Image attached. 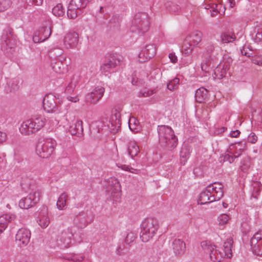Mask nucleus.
I'll use <instances>...</instances> for the list:
<instances>
[{"mask_svg":"<svg viewBox=\"0 0 262 262\" xmlns=\"http://www.w3.org/2000/svg\"><path fill=\"white\" fill-rule=\"evenodd\" d=\"M233 239L230 236L224 242V253L216 249V246L209 241H203L201 246L204 253L209 255V258L213 262H221L224 258H231L232 257Z\"/></svg>","mask_w":262,"mask_h":262,"instance_id":"nucleus-1","label":"nucleus"},{"mask_svg":"<svg viewBox=\"0 0 262 262\" xmlns=\"http://www.w3.org/2000/svg\"><path fill=\"white\" fill-rule=\"evenodd\" d=\"M158 132L160 143L168 150H172L178 145V138L171 127L166 125H159Z\"/></svg>","mask_w":262,"mask_h":262,"instance_id":"nucleus-2","label":"nucleus"},{"mask_svg":"<svg viewBox=\"0 0 262 262\" xmlns=\"http://www.w3.org/2000/svg\"><path fill=\"white\" fill-rule=\"evenodd\" d=\"M46 122L44 116L37 115L31 119L24 121L19 127V131L25 135L35 133L45 126Z\"/></svg>","mask_w":262,"mask_h":262,"instance_id":"nucleus-3","label":"nucleus"},{"mask_svg":"<svg viewBox=\"0 0 262 262\" xmlns=\"http://www.w3.org/2000/svg\"><path fill=\"white\" fill-rule=\"evenodd\" d=\"M149 27L147 14L146 13H138L135 15L130 29L132 32L142 35L148 30Z\"/></svg>","mask_w":262,"mask_h":262,"instance_id":"nucleus-4","label":"nucleus"},{"mask_svg":"<svg viewBox=\"0 0 262 262\" xmlns=\"http://www.w3.org/2000/svg\"><path fill=\"white\" fill-rule=\"evenodd\" d=\"M56 145V141L54 139H46L43 142H39L36 145V153L41 158H47L53 154Z\"/></svg>","mask_w":262,"mask_h":262,"instance_id":"nucleus-5","label":"nucleus"},{"mask_svg":"<svg viewBox=\"0 0 262 262\" xmlns=\"http://www.w3.org/2000/svg\"><path fill=\"white\" fill-rule=\"evenodd\" d=\"M41 192L40 190H35L33 193L21 199L19 202V206L22 209H28L37 204L41 197Z\"/></svg>","mask_w":262,"mask_h":262,"instance_id":"nucleus-6","label":"nucleus"},{"mask_svg":"<svg viewBox=\"0 0 262 262\" xmlns=\"http://www.w3.org/2000/svg\"><path fill=\"white\" fill-rule=\"evenodd\" d=\"M15 39L11 31L3 34L1 39V48L6 54L12 53L15 46Z\"/></svg>","mask_w":262,"mask_h":262,"instance_id":"nucleus-7","label":"nucleus"},{"mask_svg":"<svg viewBox=\"0 0 262 262\" xmlns=\"http://www.w3.org/2000/svg\"><path fill=\"white\" fill-rule=\"evenodd\" d=\"M251 248L252 252L258 256H262V230L256 232L251 239Z\"/></svg>","mask_w":262,"mask_h":262,"instance_id":"nucleus-8","label":"nucleus"},{"mask_svg":"<svg viewBox=\"0 0 262 262\" xmlns=\"http://www.w3.org/2000/svg\"><path fill=\"white\" fill-rule=\"evenodd\" d=\"M120 61L115 55H110L107 57L100 68V70L104 73L112 72L114 68L120 64Z\"/></svg>","mask_w":262,"mask_h":262,"instance_id":"nucleus-9","label":"nucleus"},{"mask_svg":"<svg viewBox=\"0 0 262 262\" xmlns=\"http://www.w3.org/2000/svg\"><path fill=\"white\" fill-rule=\"evenodd\" d=\"M31 232L26 228L19 229L15 236V240L20 247L27 246L30 242Z\"/></svg>","mask_w":262,"mask_h":262,"instance_id":"nucleus-10","label":"nucleus"},{"mask_svg":"<svg viewBox=\"0 0 262 262\" xmlns=\"http://www.w3.org/2000/svg\"><path fill=\"white\" fill-rule=\"evenodd\" d=\"M107 190L112 196L115 195L118 199L120 196L121 187L118 180L115 177H111L106 181Z\"/></svg>","mask_w":262,"mask_h":262,"instance_id":"nucleus-11","label":"nucleus"},{"mask_svg":"<svg viewBox=\"0 0 262 262\" xmlns=\"http://www.w3.org/2000/svg\"><path fill=\"white\" fill-rule=\"evenodd\" d=\"M56 97L52 94L46 95L43 99V105L44 110L48 113L55 112L58 111V106L55 101Z\"/></svg>","mask_w":262,"mask_h":262,"instance_id":"nucleus-12","label":"nucleus"},{"mask_svg":"<svg viewBox=\"0 0 262 262\" xmlns=\"http://www.w3.org/2000/svg\"><path fill=\"white\" fill-rule=\"evenodd\" d=\"M207 187H210V189L212 188L210 191L211 194V196H210L211 197L210 201L211 202L218 201L223 196V186L222 184L214 182Z\"/></svg>","mask_w":262,"mask_h":262,"instance_id":"nucleus-13","label":"nucleus"},{"mask_svg":"<svg viewBox=\"0 0 262 262\" xmlns=\"http://www.w3.org/2000/svg\"><path fill=\"white\" fill-rule=\"evenodd\" d=\"M156 53V48L154 45H148L139 54V60L143 62L153 57Z\"/></svg>","mask_w":262,"mask_h":262,"instance_id":"nucleus-14","label":"nucleus"},{"mask_svg":"<svg viewBox=\"0 0 262 262\" xmlns=\"http://www.w3.org/2000/svg\"><path fill=\"white\" fill-rule=\"evenodd\" d=\"M104 92V89L102 86H98L96 87L92 92L86 95V101L91 104L97 103L103 97Z\"/></svg>","mask_w":262,"mask_h":262,"instance_id":"nucleus-15","label":"nucleus"},{"mask_svg":"<svg viewBox=\"0 0 262 262\" xmlns=\"http://www.w3.org/2000/svg\"><path fill=\"white\" fill-rule=\"evenodd\" d=\"M63 45L67 49H74L76 47L78 41V34L76 32L67 33L63 38Z\"/></svg>","mask_w":262,"mask_h":262,"instance_id":"nucleus-16","label":"nucleus"},{"mask_svg":"<svg viewBox=\"0 0 262 262\" xmlns=\"http://www.w3.org/2000/svg\"><path fill=\"white\" fill-rule=\"evenodd\" d=\"M229 68V62L226 63L224 61L223 63L219 64L213 71V78L217 79L223 78L225 76Z\"/></svg>","mask_w":262,"mask_h":262,"instance_id":"nucleus-17","label":"nucleus"},{"mask_svg":"<svg viewBox=\"0 0 262 262\" xmlns=\"http://www.w3.org/2000/svg\"><path fill=\"white\" fill-rule=\"evenodd\" d=\"M172 249L175 255L182 256L186 250L185 242L179 238L174 239L172 242Z\"/></svg>","mask_w":262,"mask_h":262,"instance_id":"nucleus-18","label":"nucleus"},{"mask_svg":"<svg viewBox=\"0 0 262 262\" xmlns=\"http://www.w3.org/2000/svg\"><path fill=\"white\" fill-rule=\"evenodd\" d=\"M141 226L147 228L150 232L157 233L159 228V221L155 218H147L142 222Z\"/></svg>","mask_w":262,"mask_h":262,"instance_id":"nucleus-19","label":"nucleus"},{"mask_svg":"<svg viewBox=\"0 0 262 262\" xmlns=\"http://www.w3.org/2000/svg\"><path fill=\"white\" fill-rule=\"evenodd\" d=\"M37 222L39 225L42 228H46L49 226L50 221L48 215V210L47 208L43 207L39 212L38 216Z\"/></svg>","mask_w":262,"mask_h":262,"instance_id":"nucleus-20","label":"nucleus"},{"mask_svg":"<svg viewBox=\"0 0 262 262\" xmlns=\"http://www.w3.org/2000/svg\"><path fill=\"white\" fill-rule=\"evenodd\" d=\"M75 233V231L73 232L72 228H68L67 231L62 232L60 238V246L64 248L68 247L71 243L72 237Z\"/></svg>","mask_w":262,"mask_h":262,"instance_id":"nucleus-21","label":"nucleus"},{"mask_svg":"<svg viewBox=\"0 0 262 262\" xmlns=\"http://www.w3.org/2000/svg\"><path fill=\"white\" fill-rule=\"evenodd\" d=\"M82 123V121L80 120H76L70 126L69 132L73 135L80 136L83 132Z\"/></svg>","mask_w":262,"mask_h":262,"instance_id":"nucleus-22","label":"nucleus"},{"mask_svg":"<svg viewBox=\"0 0 262 262\" xmlns=\"http://www.w3.org/2000/svg\"><path fill=\"white\" fill-rule=\"evenodd\" d=\"M22 189L26 192H33L35 190H39L37 188L34 181L29 178H24L21 183Z\"/></svg>","mask_w":262,"mask_h":262,"instance_id":"nucleus-23","label":"nucleus"},{"mask_svg":"<svg viewBox=\"0 0 262 262\" xmlns=\"http://www.w3.org/2000/svg\"><path fill=\"white\" fill-rule=\"evenodd\" d=\"M16 216L13 214H5L0 216V233L7 228L9 223L15 219Z\"/></svg>","mask_w":262,"mask_h":262,"instance_id":"nucleus-24","label":"nucleus"},{"mask_svg":"<svg viewBox=\"0 0 262 262\" xmlns=\"http://www.w3.org/2000/svg\"><path fill=\"white\" fill-rule=\"evenodd\" d=\"M73 223L78 228H85L88 225L87 215L82 212L76 215L73 220Z\"/></svg>","mask_w":262,"mask_h":262,"instance_id":"nucleus-25","label":"nucleus"},{"mask_svg":"<svg viewBox=\"0 0 262 262\" xmlns=\"http://www.w3.org/2000/svg\"><path fill=\"white\" fill-rule=\"evenodd\" d=\"M212 188L211 189L212 190ZM210 188L206 187L204 190H203L200 194V198L198 200V204L201 205L206 204L212 202L210 201L211 196L210 193Z\"/></svg>","mask_w":262,"mask_h":262,"instance_id":"nucleus-26","label":"nucleus"},{"mask_svg":"<svg viewBox=\"0 0 262 262\" xmlns=\"http://www.w3.org/2000/svg\"><path fill=\"white\" fill-rule=\"evenodd\" d=\"M51 25L49 22L46 23L38 32L39 35L41 36L42 40L47 39L51 35Z\"/></svg>","mask_w":262,"mask_h":262,"instance_id":"nucleus-27","label":"nucleus"},{"mask_svg":"<svg viewBox=\"0 0 262 262\" xmlns=\"http://www.w3.org/2000/svg\"><path fill=\"white\" fill-rule=\"evenodd\" d=\"M141 232L140 237L141 241L143 242H147L156 235V233L152 232H150V230H148L147 228H145L143 226H141Z\"/></svg>","mask_w":262,"mask_h":262,"instance_id":"nucleus-28","label":"nucleus"},{"mask_svg":"<svg viewBox=\"0 0 262 262\" xmlns=\"http://www.w3.org/2000/svg\"><path fill=\"white\" fill-rule=\"evenodd\" d=\"M186 38L196 46L202 40V33L199 31H195L187 36Z\"/></svg>","mask_w":262,"mask_h":262,"instance_id":"nucleus-29","label":"nucleus"},{"mask_svg":"<svg viewBox=\"0 0 262 262\" xmlns=\"http://www.w3.org/2000/svg\"><path fill=\"white\" fill-rule=\"evenodd\" d=\"M113 126L115 127H120L121 124V114L117 110H115L113 111L112 115L110 120Z\"/></svg>","mask_w":262,"mask_h":262,"instance_id":"nucleus-30","label":"nucleus"},{"mask_svg":"<svg viewBox=\"0 0 262 262\" xmlns=\"http://www.w3.org/2000/svg\"><path fill=\"white\" fill-rule=\"evenodd\" d=\"M195 47L193 43H192L189 40L185 38L182 45V52L186 55H189L191 53Z\"/></svg>","mask_w":262,"mask_h":262,"instance_id":"nucleus-31","label":"nucleus"},{"mask_svg":"<svg viewBox=\"0 0 262 262\" xmlns=\"http://www.w3.org/2000/svg\"><path fill=\"white\" fill-rule=\"evenodd\" d=\"M127 151L131 158H133L139 153L140 149L135 141H130L128 144Z\"/></svg>","mask_w":262,"mask_h":262,"instance_id":"nucleus-32","label":"nucleus"},{"mask_svg":"<svg viewBox=\"0 0 262 262\" xmlns=\"http://www.w3.org/2000/svg\"><path fill=\"white\" fill-rule=\"evenodd\" d=\"M79 82L78 76H73L71 82L66 88V91L68 94H72L74 91L77 90V87Z\"/></svg>","mask_w":262,"mask_h":262,"instance_id":"nucleus-33","label":"nucleus"},{"mask_svg":"<svg viewBox=\"0 0 262 262\" xmlns=\"http://www.w3.org/2000/svg\"><path fill=\"white\" fill-rule=\"evenodd\" d=\"M207 94V90L204 88H200L196 90L195 97L196 100L201 103L205 99Z\"/></svg>","mask_w":262,"mask_h":262,"instance_id":"nucleus-34","label":"nucleus"},{"mask_svg":"<svg viewBox=\"0 0 262 262\" xmlns=\"http://www.w3.org/2000/svg\"><path fill=\"white\" fill-rule=\"evenodd\" d=\"M69 195L66 192H63L60 194L57 200L56 206L58 209L63 210L66 206L67 201Z\"/></svg>","mask_w":262,"mask_h":262,"instance_id":"nucleus-35","label":"nucleus"},{"mask_svg":"<svg viewBox=\"0 0 262 262\" xmlns=\"http://www.w3.org/2000/svg\"><path fill=\"white\" fill-rule=\"evenodd\" d=\"M18 89V81L17 80H13L7 83V85L5 87V91L7 93H13L17 91Z\"/></svg>","mask_w":262,"mask_h":262,"instance_id":"nucleus-36","label":"nucleus"},{"mask_svg":"<svg viewBox=\"0 0 262 262\" xmlns=\"http://www.w3.org/2000/svg\"><path fill=\"white\" fill-rule=\"evenodd\" d=\"M128 126L130 129L135 132H138L140 129L139 121L134 117H131L128 120Z\"/></svg>","mask_w":262,"mask_h":262,"instance_id":"nucleus-37","label":"nucleus"},{"mask_svg":"<svg viewBox=\"0 0 262 262\" xmlns=\"http://www.w3.org/2000/svg\"><path fill=\"white\" fill-rule=\"evenodd\" d=\"M235 38L236 36L234 33H224L221 35V39L223 43L232 42Z\"/></svg>","mask_w":262,"mask_h":262,"instance_id":"nucleus-38","label":"nucleus"},{"mask_svg":"<svg viewBox=\"0 0 262 262\" xmlns=\"http://www.w3.org/2000/svg\"><path fill=\"white\" fill-rule=\"evenodd\" d=\"M190 154V147L186 145H184L181 148L180 151V158L182 161V159H184L183 161L185 163L187 159L189 157Z\"/></svg>","mask_w":262,"mask_h":262,"instance_id":"nucleus-39","label":"nucleus"},{"mask_svg":"<svg viewBox=\"0 0 262 262\" xmlns=\"http://www.w3.org/2000/svg\"><path fill=\"white\" fill-rule=\"evenodd\" d=\"M252 187L253 191L252 192V195L254 198L257 199V196L259 194L261 188V184L260 182H253Z\"/></svg>","mask_w":262,"mask_h":262,"instance_id":"nucleus-40","label":"nucleus"},{"mask_svg":"<svg viewBox=\"0 0 262 262\" xmlns=\"http://www.w3.org/2000/svg\"><path fill=\"white\" fill-rule=\"evenodd\" d=\"M69 6L70 8H74L77 10L83 9L86 7L85 3L82 0H71Z\"/></svg>","mask_w":262,"mask_h":262,"instance_id":"nucleus-41","label":"nucleus"},{"mask_svg":"<svg viewBox=\"0 0 262 262\" xmlns=\"http://www.w3.org/2000/svg\"><path fill=\"white\" fill-rule=\"evenodd\" d=\"M116 166L118 168H121L123 170L129 171L130 172L134 173L135 174H138L140 172V170L139 169H135L128 165L122 164L119 163H116Z\"/></svg>","mask_w":262,"mask_h":262,"instance_id":"nucleus-42","label":"nucleus"},{"mask_svg":"<svg viewBox=\"0 0 262 262\" xmlns=\"http://www.w3.org/2000/svg\"><path fill=\"white\" fill-rule=\"evenodd\" d=\"M246 147V143L244 142H241L237 143V146H235L236 152L234 154V157L235 158H238L242 154V152L245 150Z\"/></svg>","mask_w":262,"mask_h":262,"instance_id":"nucleus-43","label":"nucleus"},{"mask_svg":"<svg viewBox=\"0 0 262 262\" xmlns=\"http://www.w3.org/2000/svg\"><path fill=\"white\" fill-rule=\"evenodd\" d=\"M52 69L57 73H62L64 70V65L59 60L55 61L54 63H52Z\"/></svg>","mask_w":262,"mask_h":262,"instance_id":"nucleus-44","label":"nucleus"},{"mask_svg":"<svg viewBox=\"0 0 262 262\" xmlns=\"http://www.w3.org/2000/svg\"><path fill=\"white\" fill-rule=\"evenodd\" d=\"M217 50H215V47L213 45H208L206 48L205 54L207 56H208L209 59L212 57H215L217 53H215Z\"/></svg>","mask_w":262,"mask_h":262,"instance_id":"nucleus-45","label":"nucleus"},{"mask_svg":"<svg viewBox=\"0 0 262 262\" xmlns=\"http://www.w3.org/2000/svg\"><path fill=\"white\" fill-rule=\"evenodd\" d=\"M165 7L170 12L175 13L179 11L180 7L171 2H168L165 3Z\"/></svg>","mask_w":262,"mask_h":262,"instance_id":"nucleus-46","label":"nucleus"},{"mask_svg":"<svg viewBox=\"0 0 262 262\" xmlns=\"http://www.w3.org/2000/svg\"><path fill=\"white\" fill-rule=\"evenodd\" d=\"M52 13L56 16H62L64 13L62 5L61 4H58L52 9Z\"/></svg>","mask_w":262,"mask_h":262,"instance_id":"nucleus-47","label":"nucleus"},{"mask_svg":"<svg viewBox=\"0 0 262 262\" xmlns=\"http://www.w3.org/2000/svg\"><path fill=\"white\" fill-rule=\"evenodd\" d=\"M180 80L178 78H175L170 80L167 84V87L170 91H173L178 89L179 84Z\"/></svg>","mask_w":262,"mask_h":262,"instance_id":"nucleus-48","label":"nucleus"},{"mask_svg":"<svg viewBox=\"0 0 262 262\" xmlns=\"http://www.w3.org/2000/svg\"><path fill=\"white\" fill-rule=\"evenodd\" d=\"M77 9H74V8H70V6H68L67 11V16L70 19H74L77 16Z\"/></svg>","mask_w":262,"mask_h":262,"instance_id":"nucleus-49","label":"nucleus"},{"mask_svg":"<svg viewBox=\"0 0 262 262\" xmlns=\"http://www.w3.org/2000/svg\"><path fill=\"white\" fill-rule=\"evenodd\" d=\"M229 216L226 214H223L218 217V222L220 226H223L227 223L229 220Z\"/></svg>","mask_w":262,"mask_h":262,"instance_id":"nucleus-50","label":"nucleus"},{"mask_svg":"<svg viewBox=\"0 0 262 262\" xmlns=\"http://www.w3.org/2000/svg\"><path fill=\"white\" fill-rule=\"evenodd\" d=\"M136 238V235L133 232H129L127 233L125 239V242L126 244L132 243Z\"/></svg>","mask_w":262,"mask_h":262,"instance_id":"nucleus-51","label":"nucleus"},{"mask_svg":"<svg viewBox=\"0 0 262 262\" xmlns=\"http://www.w3.org/2000/svg\"><path fill=\"white\" fill-rule=\"evenodd\" d=\"M10 0H0V12L7 9L10 6Z\"/></svg>","mask_w":262,"mask_h":262,"instance_id":"nucleus-52","label":"nucleus"},{"mask_svg":"<svg viewBox=\"0 0 262 262\" xmlns=\"http://www.w3.org/2000/svg\"><path fill=\"white\" fill-rule=\"evenodd\" d=\"M155 93L154 90H148L147 89H144L141 90L139 92V96L147 97Z\"/></svg>","mask_w":262,"mask_h":262,"instance_id":"nucleus-53","label":"nucleus"},{"mask_svg":"<svg viewBox=\"0 0 262 262\" xmlns=\"http://www.w3.org/2000/svg\"><path fill=\"white\" fill-rule=\"evenodd\" d=\"M241 53L242 55L247 57H250L252 54L251 49L246 46H243L242 49H241Z\"/></svg>","mask_w":262,"mask_h":262,"instance_id":"nucleus-54","label":"nucleus"},{"mask_svg":"<svg viewBox=\"0 0 262 262\" xmlns=\"http://www.w3.org/2000/svg\"><path fill=\"white\" fill-rule=\"evenodd\" d=\"M99 124H100L99 122H94L91 126V132L94 134L100 133V128L99 127Z\"/></svg>","mask_w":262,"mask_h":262,"instance_id":"nucleus-55","label":"nucleus"},{"mask_svg":"<svg viewBox=\"0 0 262 262\" xmlns=\"http://www.w3.org/2000/svg\"><path fill=\"white\" fill-rule=\"evenodd\" d=\"M257 141V137L255 133H251L248 137V141L251 143L254 144Z\"/></svg>","mask_w":262,"mask_h":262,"instance_id":"nucleus-56","label":"nucleus"},{"mask_svg":"<svg viewBox=\"0 0 262 262\" xmlns=\"http://www.w3.org/2000/svg\"><path fill=\"white\" fill-rule=\"evenodd\" d=\"M26 2L28 5L41 6L42 4L43 0H26Z\"/></svg>","mask_w":262,"mask_h":262,"instance_id":"nucleus-57","label":"nucleus"},{"mask_svg":"<svg viewBox=\"0 0 262 262\" xmlns=\"http://www.w3.org/2000/svg\"><path fill=\"white\" fill-rule=\"evenodd\" d=\"M201 69L205 73H209V65H208L207 63L202 62L201 63Z\"/></svg>","mask_w":262,"mask_h":262,"instance_id":"nucleus-58","label":"nucleus"},{"mask_svg":"<svg viewBox=\"0 0 262 262\" xmlns=\"http://www.w3.org/2000/svg\"><path fill=\"white\" fill-rule=\"evenodd\" d=\"M254 40L255 42H258L262 40V31L258 32L256 34Z\"/></svg>","mask_w":262,"mask_h":262,"instance_id":"nucleus-59","label":"nucleus"},{"mask_svg":"<svg viewBox=\"0 0 262 262\" xmlns=\"http://www.w3.org/2000/svg\"><path fill=\"white\" fill-rule=\"evenodd\" d=\"M252 62L255 64L262 66V57H257L252 60Z\"/></svg>","mask_w":262,"mask_h":262,"instance_id":"nucleus-60","label":"nucleus"},{"mask_svg":"<svg viewBox=\"0 0 262 262\" xmlns=\"http://www.w3.org/2000/svg\"><path fill=\"white\" fill-rule=\"evenodd\" d=\"M168 56L171 62L175 63L178 61V58L174 53H171Z\"/></svg>","mask_w":262,"mask_h":262,"instance_id":"nucleus-61","label":"nucleus"},{"mask_svg":"<svg viewBox=\"0 0 262 262\" xmlns=\"http://www.w3.org/2000/svg\"><path fill=\"white\" fill-rule=\"evenodd\" d=\"M67 99L72 102H77L79 100L78 95L75 96H69L67 97Z\"/></svg>","mask_w":262,"mask_h":262,"instance_id":"nucleus-62","label":"nucleus"},{"mask_svg":"<svg viewBox=\"0 0 262 262\" xmlns=\"http://www.w3.org/2000/svg\"><path fill=\"white\" fill-rule=\"evenodd\" d=\"M224 159L229 161L230 163L233 162L234 159H235L234 157V155L231 156L229 154H227L225 156Z\"/></svg>","mask_w":262,"mask_h":262,"instance_id":"nucleus-63","label":"nucleus"},{"mask_svg":"<svg viewBox=\"0 0 262 262\" xmlns=\"http://www.w3.org/2000/svg\"><path fill=\"white\" fill-rule=\"evenodd\" d=\"M33 40L34 42H40L44 41L41 40V36L38 33V35L35 34L33 37Z\"/></svg>","mask_w":262,"mask_h":262,"instance_id":"nucleus-64","label":"nucleus"}]
</instances>
